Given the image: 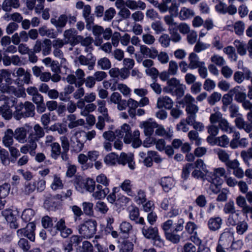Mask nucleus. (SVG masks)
<instances>
[{
	"label": "nucleus",
	"instance_id": "f257e3e1",
	"mask_svg": "<svg viewBox=\"0 0 252 252\" xmlns=\"http://www.w3.org/2000/svg\"><path fill=\"white\" fill-rule=\"evenodd\" d=\"M139 136V131L138 130H135L132 134L130 126L127 124L123 125L121 128L117 129L115 132L108 131L104 132L103 134V137L109 141H113L115 137L121 139L124 137V142L126 144L132 143L134 148H137L142 144Z\"/></svg>",
	"mask_w": 252,
	"mask_h": 252
},
{
	"label": "nucleus",
	"instance_id": "f03ea898",
	"mask_svg": "<svg viewBox=\"0 0 252 252\" xmlns=\"http://www.w3.org/2000/svg\"><path fill=\"white\" fill-rule=\"evenodd\" d=\"M185 220L183 218H178L177 222L173 223V220L168 219L161 224V227L164 231L166 239L174 244H179L181 236L178 233L183 230Z\"/></svg>",
	"mask_w": 252,
	"mask_h": 252
},
{
	"label": "nucleus",
	"instance_id": "7ed1b4c3",
	"mask_svg": "<svg viewBox=\"0 0 252 252\" xmlns=\"http://www.w3.org/2000/svg\"><path fill=\"white\" fill-rule=\"evenodd\" d=\"M33 129V130L28 135V143L23 145L20 148V152L22 153L26 154L29 152L32 156L35 155V149L37 146L36 142L45 135V129L39 124L35 125Z\"/></svg>",
	"mask_w": 252,
	"mask_h": 252
},
{
	"label": "nucleus",
	"instance_id": "20e7f679",
	"mask_svg": "<svg viewBox=\"0 0 252 252\" xmlns=\"http://www.w3.org/2000/svg\"><path fill=\"white\" fill-rule=\"evenodd\" d=\"M95 183L96 189L92 196L95 199H102L104 198L109 193L110 189L108 186L110 184V179L104 174L101 173L96 177Z\"/></svg>",
	"mask_w": 252,
	"mask_h": 252
},
{
	"label": "nucleus",
	"instance_id": "39448f33",
	"mask_svg": "<svg viewBox=\"0 0 252 252\" xmlns=\"http://www.w3.org/2000/svg\"><path fill=\"white\" fill-rule=\"evenodd\" d=\"M186 89V86L181 84L179 79L173 77L167 80V86L163 88V91L180 99L184 96Z\"/></svg>",
	"mask_w": 252,
	"mask_h": 252
},
{
	"label": "nucleus",
	"instance_id": "423d86ee",
	"mask_svg": "<svg viewBox=\"0 0 252 252\" xmlns=\"http://www.w3.org/2000/svg\"><path fill=\"white\" fill-rule=\"evenodd\" d=\"M35 114V106L31 102H21L15 106V111L13 117L17 120L22 118L32 117Z\"/></svg>",
	"mask_w": 252,
	"mask_h": 252
},
{
	"label": "nucleus",
	"instance_id": "0eeeda50",
	"mask_svg": "<svg viewBox=\"0 0 252 252\" xmlns=\"http://www.w3.org/2000/svg\"><path fill=\"white\" fill-rule=\"evenodd\" d=\"M74 185L76 189L84 193L86 192L94 193L96 189V184L94 180L90 178L86 179L81 176H76L74 181Z\"/></svg>",
	"mask_w": 252,
	"mask_h": 252
},
{
	"label": "nucleus",
	"instance_id": "6e6552de",
	"mask_svg": "<svg viewBox=\"0 0 252 252\" xmlns=\"http://www.w3.org/2000/svg\"><path fill=\"white\" fill-rule=\"evenodd\" d=\"M143 225L141 232L144 237L147 239L152 240L153 245L157 247L161 248L163 246L164 240L159 236L158 227L148 226L145 223V225Z\"/></svg>",
	"mask_w": 252,
	"mask_h": 252
},
{
	"label": "nucleus",
	"instance_id": "1a4fd4ad",
	"mask_svg": "<svg viewBox=\"0 0 252 252\" xmlns=\"http://www.w3.org/2000/svg\"><path fill=\"white\" fill-rule=\"evenodd\" d=\"M97 223L95 220H89L78 226L79 233L84 238H91L96 231Z\"/></svg>",
	"mask_w": 252,
	"mask_h": 252
},
{
	"label": "nucleus",
	"instance_id": "9d476101",
	"mask_svg": "<svg viewBox=\"0 0 252 252\" xmlns=\"http://www.w3.org/2000/svg\"><path fill=\"white\" fill-rule=\"evenodd\" d=\"M20 182V177L16 175L12 176L11 178V184L8 183H4L0 185V210L4 208L5 200H2L8 195L11 189V185L13 187L17 186Z\"/></svg>",
	"mask_w": 252,
	"mask_h": 252
},
{
	"label": "nucleus",
	"instance_id": "9b49d317",
	"mask_svg": "<svg viewBox=\"0 0 252 252\" xmlns=\"http://www.w3.org/2000/svg\"><path fill=\"white\" fill-rule=\"evenodd\" d=\"M45 0H27L26 5L29 10L34 9L37 14H40L42 12V18L44 20H48L50 18L49 9H44V3Z\"/></svg>",
	"mask_w": 252,
	"mask_h": 252
},
{
	"label": "nucleus",
	"instance_id": "f8f14e48",
	"mask_svg": "<svg viewBox=\"0 0 252 252\" xmlns=\"http://www.w3.org/2000/svg\"><path fill=\"white\" fill-rule=\"evenodd\" d=\"M58 232H60L61 236L63 238H67L73 232L71 228L66 226L64 218L57 220L52 231V235H55Z\"/></svg>",
	"mask_w": 252,
	"mask_h": 252
},
{
	"label": "nucleus",
	"instance_id": "ddd939ff",
	"mask_svg": "<svg viewBox=\"0 0 252 252\" xmlns=\"http://www.w3.org/2000/svg\"><path fill=\"white\" fill-rule=\"evenodd\" d=\"M195 99L190 94H187L180 100L178 103L183 106H186V111L187 114H196L198 112L199 108L194 104Z\"/></svg>",
	"mask_w": 252,
	"mask_h": 252
},
{
	"label": "nucleus",
	"instance_id": "4468645a",
	"mask_svg": "<svg viewBox=\"0 0 252 252\" xmlns=\"http://www.w3.org/2000/svg\"><path fill=\"white\" fill-rule=\"evenodd\" d=\"M35 227L34 222H29L26 227L17 230V235L18 237H27L30 241L34 242Z\"/></svg>",
	"mask_w": 252,
	"mask_h": 252
},
{
	"label": "nucleus",
	"instance_id": "2eb2a0df",
	"mask_svg": "<svg viewBox=\"0 0 252 252\" xmlns=\"http://www.w3.org/2000/svg\"><path fill=\"white\" fill-rule=\"evenodd\" d=\"M234 232L230 228H225L220 235L218 242L224 246L232 247L234 243Z\"/></svg>",
	"mask_w": 252,
	"mask_h": 252
},
{
	"label": "nucleus",
	"instance_id": "dca6fc26",
	"mask_svg": "<svg viewBox=\"0 0 252 252\" xmlns=\"http://www.w3.org/2000/svg\"><path fill=\"white\" fill-rule=\"evenodd\" d=\"M247 117L249 122H246L241 117H238L235 120V123L239 129H243L246 132L250 133L252 131V113L248 112Z\"/></svg>",
	"mask_w": 252,
	"mask_h": 252
},
{
	"label": "nucleus",
	"instance_id": "f3484780",
	"mask_svg": "<svg viewBox=\"0 0 252 252\" xmlns=\"http://www.w3.org/2000/svg\"><path fill=\"white\" fill-rule=\"evenodd\" d=\"M77 31L74 29H69L64 31L63 33L65 44H70L74 46L78 44V40L81 39V35H77Z\"/></svg>",
	"mask_w": 252,
	"mask_h": 252
},
{
	"label": "nucleus",
	"instance_id": "a211bd4d",
	"mask_svg": "<svg viewBox=\"0 0 252 252\" xmlns=\"http://www.w3.org/2000/svg\"><path fill=\"white\" fill-rule=\"evenodd\" d=\"M243 87L237 86L233 89L230 90V94L234 96V99L238 103H242V106L244 107V103L250 100L246 99L247 94L244 91Z\"/></svg>",
	"mask_w": 252,
	"mask_h": 252
},
{
	"label": "nucleus",
	"instance_id": "6ab92c4d",
	"mask_svg": "<svg viewBox=\"0 0 252 252\" xmlns=\"http://www.w3.org/2000/svg\"><path fill=\"white\" fill-rule=\"evenodd\" d=\"M60 196L59 194L56 195H49L44 201V207L49 211H55L56 209H58L61 204L59 200Z\"/></svg>",
	"mask_w": 252,
	"mask_h": 252
},
{
	"label": "nucleus",
	"instance_id": "aec40b11",
	"mask_svg": "<svg viewBox=\"0 0 252 252\" xmlns=\"http://www.w3.org/2000/svg\"><path fill=\"white\" fill-rule=\"evenodd\" d=\"M85 142L81 137L79 135L77 131L74 136L71 139L70 146L71 151L75 153H78L82 151Z\"/></svg>",
	"mask_w": 252,
	"mask_h": 252
},
{
	"label": "nucleus",
	"instance_id": "412c9836",
	"mask_svg": "<svg viewBox=\"0 0 252 252\" xmlns=\"http://www.w3.org/2000/svg\"><path fill=\"white\" fill-rule=\"evenodd\" d=\"M229 3L230 4L228 6L225 3L217 4L215 6L216 10L220 14H225L227 13L230 15H234L237 13V7L233 3Z\"/></svg>",
	"mask_w": 252,
	"mask_h": 252
},
{
	"label": "nucleus",
	"instance_id": "4be33fe9",
	"mask_svg": "<svg viewBox=\"0 0 252 252\" xmlns=\"http://www.w3.org/2000/svg\"><path fill=\"white\" fill-rule=\"evenodd\" d=\"M10 84L7 83H0V92L2 94H13L17 97H20L24 93V91L21 90H17L15 87L10 86Z\"/></svg>",
	"mask_w": 252,
	"mask_h": 252
},
{
	"label": "nucleus",
	"instance_id": "5701e85b",
	"mask_svg": "<svg viewBox=\"0 0 252 252\" xmlns=\"http://www.w3.org/2000/svg\"><path fill=\"white\" fill-rule=\"evenodd\" d=\"M133 156L131 154H127L122 153L119 157L118 156V163L123 165L127 163L129 168L133 170L135 168V162L133 161Z\"/></svg>",
	"mask_w": 252,
	"mask_h": 252
},
{
	"label": "nucleus",
	"instance_id": "b1692460",
	"mask_svg": "<svg viewBox=\"0 0 252 252\" xmlns=\"http://www.w3.org/2000/svg\"><path fill=\"white\" fill-rule=\"evenodd\" d=\"M78 61L80 63L84 65H88L90 70L93 69L95 63L96 59L92 54H88L87 57L80 55L78 57Z\"/></svg>",
	"mask_w": 252,
	"mask_h": 252
},
{
	"label": "nucleus",
	"instance_id": "393cba45",
	"mask_svg": "<svg viewBox=\"0 0 252 252\" xmlns=\"http://www.w3.org/2000/svg\"><path fill=\"white\" fill-rule=\"evenodd\" d=\"M67 15L65 14L61 15L58 19L52 18L51 19V23L57 29L59 32H62L63 29L65 26L67 22Z\"/></svg>",
	"mask_w": 252,
	"mask_h": 252
},
{
	"label": "nucleus",
	"instance_id": "a878e982",
	"mask_svg": "<svg viewBox=\"0 0 252 252\" xmlns=\"http://www.w3.org/2000/svg\"><path fill=\"white\" fill-rule=\"evenodd\" d=\"M140 127L144 129V132L146 136H151L154 131V129L158 127V124L151 120L143 121L140 123Z\"/></svg>",
	"mask_w": 252,
	"mask_h": 252
},
{
	"label": "nucleus",
	"instance_id": "bb28decb",
	"mask_svg": "<svg viewBox=\"0 0 252 252\" xmlns=\"http://www.w3.org/2000/svg\"><path fill=\"white\" fill-rule=\"evenodd\" d=\"M140 52L143 57L155 59L158 56V51L155 47L149 48L145 45H141Z\"/></svg>",
	"mask_w": 252,
	"mask_h": 252
},
{
	"label": "nucleus",
	"instance_id": "cd10ccee",
	"mask_svg": "<svg viewBox=\"0 0 252 252\" xmlns=\"http://www.w3.org/2000/svg\"><path fill=\"white\" fill-rule=\"evenodd\" d=\"M14 138L20 143H28L27 129L24 127H18L14 132Z\"/></svg>",
	"mask_w": 252,
	"mask_h": 252
},
{
	"label": "nucleus",
	"instance_id": "c85d7f7f",
	"mask_svg": "<svg viewBox=\"0 0 252 252\" xmlns=\"http://www.w3.org/2000/svg\"><path fill=\"white\" fill-rule=\"evenodd\" d=\"M222 224V220L220 217H211L207 222V226L211 231H216L219 230Z\"/></svg>",
	"mask_w": 252,
	"mask_h": 252
},
{
	"label": "nucleus",
	"instance_id": "c756f323",
	"mask_svg": "<svg viewBox=\"0 0 252 252\" xmlns=\"http://www.w3.org/2000/svg\"><path fill=\"white\" fill-rule=\"evenodd\" d=\"M61 146L63 149L62 159L63 161H68L69 159L68 152L69 150V142L66 136H62L60 138Z\"/></svg>",
	"mask_w": 252,
	"mask_h": 252
},
{
	"label": "nucleus",
	"instance_id": "7c9ffc66",
	"mask_svg": "<svg viewBox=\"0 0 252 252\" xmlns=\"http://www.w3.org/2000/svg\"><path fill=\"white\" fill-rule=\"evenodd\" d=\"M159 183L163 191L168 192L174 187L175 181L172 178L167 176L161 178Z\"/></svg>",
	"mask_w": 252,
	"mask_h": 252
},
{
	"label": "nucleus",
	"instance_id": "2f4dec72",
	"mask_svg": "<svg viewBox=\"0 0 252 252\" xmlns=\"http://www.w3.org/2000/svg\"><path fill=\"white\" fill-rule=\"evenodd\" d=\"M139 209L136 207H133L129 211V218L132 221H134L136 224L145 225V221L143 217H140Z\"/></svg>",
	"mask_w": 252,
	"mask_h": 252
},
{
	"label": "nucleus",
	"instance_id": "473e14b6",
	"mask_svg": "<svg viewBox=\"0 0 252 252\" xmlns=\"http://www.w3.org/2000/svg\"><path fill=\"white\" fill-rule=\"evenodd\" d=\"M225 170L223 168H218L214 170L213 172H210L208 177L211 180H214L215 183H222L221 177H225Z\"/></svg>",
	"mask_w": 252,
	"mask_h": 252
},
{
	"label": "nucleus",
	"instance_id": "72a5a7b5",
	"mask_svg": "<svg viewBox=\"0 0 252 252\" xmlns=\"http://www.w3.org/2000/svg\"><path fill=\"white\" fill-rule=\"evenodd\" d=\"M13 137H14V135L12 129L8 128L4 132V136L2 138V142L4 147L7 148L13 146Z\"/></svg>",
	"mask_w": 252,
	"mask_h": 252
},
{
	"label": "nucleus",
	"instance_id": "f704fd0d",
	"mask_svg": "<svg viewBox=\"0 0 252 252\" xmlns=\"http://www.w3.org/2000/svg\"><path fill=\"white\" fill-rule=\"evenodd\" d=\"M57 220L56 217H50L48 216H44L41 219V224L42 226L46 229H48L52 234V231L54 230V223Z\"/></svg>",
	"mask_w": 252,
	"mask_h": 252
},
{
	"label": "nucleus",
	"instance_id": "c9c22d12",
	"mask_svg": "<svg viewBox=\"0 0 252 252\" xmlns=\"http://www.w3.org/2000/svg\"><path fill=\"white\" fill-rule=\"evenodd\" d=\"M173 104L172 100L167 96L160 97L157 101V106L159 108H165L167 109H171Z\"/></svg>",
	"mask_w": 252,
	"mask_h": 252
},
{
	"label": "nucleus",
	"instance_id": "e433bc0d",
	"mask_svg": "<svg viewBox=\"0 0 252 252\" xmlns=\"http://www.w3.org/2000/svg\"><path fill=\"white\" fill-rule=\"evenodd\" d=\"M126 6L131 10H144L146 7V4L143 1L139 0L135 1L134 0H127L126 1Z\"/></svg>",
	"mask_w": 252,
	"mask_h": 252
},
{
	"label": "nucleus",
	"instance_id": "4c0bfd02",
	"mask_svg": "<svg viewBox=\"0 0 252 252\" xmlns=\"http://www.w3.org/2000/svg\"><path fill=\"white\" fill-rule=\"evenodd\" d=\"M132 181L129 179L125 180L119 186L120 188L129 196H135V192L132 189Z\"/></svg>",
	"mask_w": 252,
	"mask_h": 252
},
{
	"label": "nucleus",
	"instance_id": "58836bf2",
	"mask_svg": "<svg viewBox=\"0 0 252 252\" xmlns=\"http://www.w3.org/2000/svg\"><path fill=\"white\" fill-rule=\"evenodd\" d=\"M189 67L191 69L197 68L201 64H203L204 63L200 61L199 57L194 53H191L189 54Z\"/></svg>",
	"mask_w": 252,
	"mask_h": 252
},
{
	"label": "nucleus",
	"instance_id": "ea45409f",
	"mask_svg": "<svg viewBox=\"0 0 252 252\" xmlns=\"http://www.w3.org/2000/svg\"><path fill=\"white\" fill-rule=\"evenodd\" d=\"M16 73L17 76L19 78L23 77L22 82H23L24 83L27 84L30 83L31 74L29 71H26L23 68L20 67L17 70Z\"/></svg>",
	"mask_w": 252,
	"mask_h": 252
},
{
	"label": "nucleus",
	"instance_id": "a19ab883",
	"mask_svg": "<svg viewBox=\"0 0 252 252\" xmlns=\"http://www.w3.org/2000/svg\"><path fill=\"white\" fill-rule=\"evenodd\" d=\"M38 32L41 36H46L51 38H56L57 36V34L53 29H48L46 26H43L39 28Z\"/></svg>",
	"mask_w": 252,
	"mask_h": 252
},
{
	"label": "nucleus",
	"instance_id": "79ce46f5",
	"mask_svg": "<svg viewBox=\"0 0 252 252\" xmlns=\"http://www.w3.org/2000/svg\"><path fill=\"white\" fill-rule=\"evenodd\" d=\"M119 249L120 252H132L134 245L129 240H125L119 245Z\"/></svg>",
	"mask_w": 252,
	"mask_h": 252
},
{
	"label": "nucleus",
	"instance_id": "37998d69",
	"mask_svg": "<svg viewBox=\"0 0 252 252\" xmlns=\"http://www.w3.org/2000/svg\"><path fill=\"white\" fill-rule=\"evenodd\" d=\"M234 45L237 49V53L241 56H244L248 50V45L243 41L235 40L233 42Z\"/></svg>",
	"mask_w": 252,
	"mask_h": 252
},
{
	"label": "nucleus",
	"instance_id": "c03bdc74",
	"mask_svg": "<svg viewBox=\"0 0 252 252\" xmlns=\"http://www.w3.org/2000/svg\"><path fill=\"white\" fill-rule=\"evenodd\" d=\"M51 150V157L54 159H57L60 156L62 157V152H61V146L58 142H54L52 144Z\"/></svg>",
	"mask_w": 252,
	"mask_h": 252
},
{
	"label": "nucleus",
	"instance_id": "a18cd8bd",
	"mask_svg": "<svg viewBox=\"0 0 252 252\" xmlns=\"http://www.w3.org/2000/svg\"><path fill=\"white\" fill-rule=\"evenodd\" d=\"M134 197L135 201L138 204H143L147 201L146 191L144 189H139L135 196H130Z\"/></svg>",
	"mask_w": 252,
	"mask_h": 252
},
{
	"label": "nucleus",
	"instance_id": "49530a36",
	"mask_svg": "<svg viewBox=\"0 0 252 252\" xmlns=\"http://www.w3.org/2000/svg\"><path fill=\"white\" fill-rule=\"evenodd\" d=\"M194 15V12L193 10L183 7L179 12V17L181 20H185L189 19Z\"/></svg>",
	"mask_w": 252,
	"mask_h": 252
},
{
	"label": "nucleus",
	"instance_id": "de8ad7c7",
	"mask_svg": "<svg viewBox=\"0 0 252 252\" xmlns=\"http://www.w3.org/2000/svg\"><path fill=\"white\" fill-rule=\"evenodd\" d=\"M138 107H139L138 101L131 98L128 99V107L129 108L128 112L131 118H133L136 115L135 110Z\"/></svg>",
	"mask_w": 252,
	"mask_h": 252
},
{
	"label": "nucleus",
	"instance_id": "09e8293b",
	"mask_svg": "<svg viewBox=\"0 0 252 252\" xmlns=\"http://www.w3.org/2000/svg\"><path fill=\"white\" fill-rule=\"evenodd\" d=\"M181 213V210L177 205L175 203L168 209L165 213V216L169 218H173L179 216Z\"/></svg>",
	"mask_w": 252,
	"mask_h": 252
},
{
	"label": "nucleus",
	"instance_id": "8fccbe9b",
	"mask_svg": "<svg viewBox=\"0 0 252 252\" xmlns=\"http://www.w3.org/2000/svg\"><path fill=\"white\" fill-rule=\"evenodd\" d=\"M119 230L121 233L128 236L132 230V225L129 222L123 221L119 226Z\"/></svg>",
	"mask_w": 252,
	"mask_h": 252
},
{
	"label": "nucleus",
	"instance_id": "3c124183",
	"mask_svg": "<svg viewBox=\"0 0 252 252\" xmlns=\"http://www.w3.org/2000/svg\"><path fill=\"white\" fill-rule=\"evenodd\" d=\"M98 111L102 114L103 117H105V119H110L108 113V109L106 107V102L105 100H98L97 101Z\"/></svg>",
	"mask_w": 252,
	"mask_h": 252
},
{
	"label": "nucleus",
	"instance_id": "603ef678",
	"mask_svg": "<svg viewBox=\"0 0 252 252\" xmlns=\"http://www.w3.org/2000/svg\"><path fill=\"white\" fill-rule=\"evenodd\" d=\"M214 152L216 153L219 159L225 163L229 160L230 155L224 150L218 148L214 150Z\"/></svg>",
	"mask_w": 252,
	"mask_h": 252
},
{
	"label": "nucleus",
	"instance_id": "864d4df0",
	"mask_svg": "<svg viewBox=\"0 0 252 252\" xmlns=\"http://www.w3.org/2000/svg\"><path fill=\"white\" fill-rule=\"evenodd\" d=\"M219 128L223 132H226L229 133L233 132V127L228 122V121L223 118L219 124Z\"/></svg>",
	"mask_w": 252,
	"mask_h": 252
},
{
	"label": "nucleus",
	"instance_id": "5fc2aeb1",
	"mask_svg": "<svg viewBox=\"0 0 252 252\" xmlns=\"http://www.w3.org/2000/svg\"><path fill=\"white\" fill-rule=\"evenodd\" d=\"M0 159L1 163L4 166L9 165L10 160L8 152L3 148L0 147Z\"/></svg>",
	"mask_w": 252,
	"mask_h": 252
},
{
	"label": "nucleus",
	"instance_id": "6e6d98bb",
	"mask_svg": "<svg viewBox=\"0 0 252 252\" xmlns=\"http://www.w3.org/2000/svg\"><path fill=\"white\" fill-rule=\"evenodd\" d=\"M179 6L180 4L178 3L176 0H173L171 5L170 6H167V11H169L171 16L176 17L179 14L178 12Z\"/></svg>",
	"mask_w": 252,
	"mask_h": 252
},
{
	"label": "nucleus",
	"instance_id": "4d7b16f0",
	"mask_svg": "<svg viewBox=\"0 0 252 252\" xmlns=\"http://www.w3.org/2000/svg\"><path fill=\"white\" fill-rule=\"evenodd\" d=\"M35 215L34 211L32 209H25L22 214L21 218L25 222H28L32 220Z\"/></svg>",
	"mask_w": 252,
	"mask_h": 252
},
{
	"label": "nucleus",
	"instance_id": "13d9d810",
	"mask_svg": "<svg viewBox=\"0 0 252 252\" xmlns=\"http://www.w3.org/2000/svg\"><path fill=\"white\" fill-rule=\"evenodd\" d=\"M77 132L79 133V135L84 139L85 142L87 140L89 141L92 140L96 135V132L94 130L88 132H85L83 130H78Z\"/></svg>",
	"mask_w": 252,
	"mask_h": 252
},
{
	"label": "nucleus",
	"instance_id": "bf43d9fd",
	"mask_svg": "<svg viewBox=\"0 0 252 252\" xmlns=\"http://www.w3.org/2000/svg\"><path fill=\"white\" fill-rule=\"evenodd\" d=\"M175 203L174 201H172V198H164L160 203V208L161 210L167 211L173 204H174Z\"/></svg>",
	"mask_w": 252,
	"mask_h": 252
},
{
	"label": "nucleus",
	"instance_id": "052dcab7",
	"mask_svg": "<svg viewBox=\"0 0 252 252\" xmlns=\"http://www.w3.org/2000/svg\"><path fill=\"white\" fill-rule=\"evenodd\" d=\"M85 73L81 69H78L75 72V76L77 82L76 83V87H81L85 82Z\"/></svg>",
	"mask_w": 252,
	"mask_h": 252
},
{
	"label": "nucleus",
	"instance_id": "680f3d73",
	"mask_svg": "<svg viewBox=\"0 0 252 252\" xmlns=\"http://www.w3.org/2000/svg\"><path fill=\"white\" fill-rule=\"evenodd\" d=\"M82 207L83 210V212L86 215L92 216L94 215V204L93 203L90 202H84L82 203Z\"/></svg>",
	"mask_w": 252,
	"mask_h": 252
},
{
	"label": "nucleus",
	"instance_id": "e2e57ef3",
	"mask_svg": "<svg viewBox=\"0 0 252 252\" xmlns=\"http://www.w3.org/2000/svg\"><path fill=\"white\" fill-rule=\"evenodd\" d=\"M104 161L107 165H114L118 163V155L111 153L105 157Z\"/></svg>",
	"mask_w": 252,
	"mask_h": 252
},
{
	"label": "nucleus",
	"instance_id": "0e129e2a",
	"mask_svg": "<svg viewBox=\"0 0 252 252\" xmlns=\"http://www.w3.org/2000/svg\"><path fill=\"white\" fill-rule=\"evenodd\" d=\"M0 112L2 117L7 120L11 119L13 115L10 108H9V106H6L5 105H3L0 107Z\"/></svg>",
	"mask_w": 252,
	"mask_h": 252
},
{
	"label": "nucleus",
	"instance_id": "69168bd1",
	"mask_svg": "<svg viewBox=\"0 0 252 252\" xmlns=\"http://www.w3.org/2000/svg\"><path fill=\"white\" fill-rule=\"evenodd\" d=\"M63 184L62 180L59 175L55 174L54 176L53 181L51 185V188L53 190H56L63 188Z\"/></svg>",
	"mask_w": 252,
	"mask_h": 252
},
{
	"label": "nucleus",
	"instance_id": "338daca9",
	"mask_svg": "<svg viewBox=\"0 0 252 252\" xmlns=\"http://www.w3.org/2000/svg\"><path fill=\"white\" fill-rule=\"evenodd\" d=\"M178 252H197L196 246L191 242H187L183 246L180 251L177 248Z\"/></svg>",
	"mask_w": 252,
	"mask_h": 252
},
{
	"label": "nucleus",
	"instance_id": "774afa93",
	"mask_svg": "<svg viewBox=\"0 0 252 252\" xmlns=\"http://www.w3.org/2000/svg\"><path fill=\"white\" fill-rule=\"evenodd\" d=\"M77 252H93V246L89 241H84L82 246L77 249Z\"/></svg>",
	"mask_w": 252,
	"mask_h": 252
}]
</instances>
